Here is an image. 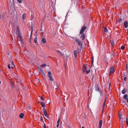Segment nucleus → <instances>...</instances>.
<instances>
[{
    "mask_svg": "<svg viewBox=\"0 0 128 128\" xmlns=\"http://www.w3.org/2000/svg\"><path fill=\"white\" fill-rule=\"evenodd\" d=\"M76 41L77 43L80 46V48H82V42L80 40L77 38H76L75 40Z\"/></svg>",
    "mask_w": 128,
    "mask_h": 128,
    "instance_id": "nucleus-1",
    "label": "nucleus"
},
{
    "mask_svg": "<svg viewBox=\"0 0 128 128\" xmlns=\"http://www.w3.org/2000/svg\"><path fill=\"white\" fill-rule=\"evenodd\" d=\"M95 90L97 91H98L100 92V96H101L102 94V91L100 89V88L98 86H96L95 87Z\"/></svg>",
    "mask_w": 128,
    "mask_h": 128,
    "instance_id": "nucleus-2",
    "label": "nucleus"
},
{
    "mask_svg": "<svg viewBox=\"0 0 128 128\" xmlns=\"http://www.w3.org/2000/svg\"><path fill=\"white\" fill-rule=\"evenodd\" d=\"M114 67L112 66V67L110 68V73L109 74V75H111L112 73L114 72Z\"/></svg>",
    "mask_w": 128,
    "mask_h": 128,
    "instance_id": "nucleus-3",
    "label": "nucleus"
},
{
    "mask_svg": "<svg viewBox=\"0 0 128 128\" xmlns=\"http://www.w3.org/2000/svg\"><path fill=\"white\" fill-rule=\"evenodd\" d=\"M86 28V26H84L82 27L80 31V34H82Z\"/></svg>",
    "mask_w": 128,
    "mask_h": 128,
    "instance_id": "nucleus-4",
    "label": "nucleus"
},
{
    "mask_svg": "<svg viewBox=\"0 0 128 128\" xmlns=\"http://www.w3.org/2000/svg\"><path fill=\"white\" fill-rule=\"evenodd\" d=\"M38 71L40 73L42 72V74L44 76H45V74L44 72L43 69H41L39 68L38 70Z\"/></svg>",
    "mask_w": 128,
    "mask_h": 128,
    "instance_id": "nucleus-5",
    "label": "nucleus"
},
{
    "mask_svg": "<svg viewBox=\"0 0 128 128\" xmlns=\"http://www.w3.org/2000/svg\"><path fill=\"white\" fill-rule=\"evenodd\" d=\"M82 34L80 36V38L82 40H84L85 38V35L84 34Z\"/></svg>",
    "mask_w": 128,
    "mask_h": 128,
    "instance_id": "nucleus-6",
    "label": "nucleus"
},
{
    "mask_svg": "<svg viewBox=\"0 0 128 128\" xmlns=\"http://www.w3.org/2000/svg\"><path fill=\"white\" fill-rule=\"evenodd\" d=\"M86 66L85 65H84L82 67V70L83 72H86Z\"/></svg>",
    "mask_w": 128,
    "mask_h": 128,
    "instance_id": "nucleus-7",
    "label": "nucleus"
},
{
    "mask_svg": "<svg viewBox=\"0 0 128 128\" xmlns=\"http://www.w3.org/2000/svg\"><path fill=\"white\" fill-rule=\"evenodd\" d=\"M40 104L42 107L43 108H44L46 106V105L43 102H40Z\"/></svg>",
    "mask_w": 128,
    "mask_h": 128,
    "instance_id": "nucleus-8",
    "label": "nucleus"
},
{
    "mask_svg": "<svg viewBox=\"0 0 128 128\" xmlns=\"http://www.w3.org/2000/svg\"><path fill=\"white\" fill-rule=\"evenodd\" d=\"M107 28L106 27L104 29L103 32L104 33V34L106 33L107 32Z\"/></svg>",
    "mask_w": 128,
    "mask_h": 128,
    "instance_id": "nucleus-9",
    "label": "nucleus"
},
{
    "mask_svg": "<svg viewBox=\"0 0 128 128\" xmlns=\"http://www.w3.org/2000/svg\"><path fill=\"white\" fill-rule=\"evenodd\" d=\"M124 27L126 28L128 25V23L127 22H124Z\"/></svg>",
    "mask_w": 128,
    "mask_h": 128,
    "instance_id": "nucleus-10",
    "label": "nucleus"
},
{
    "mask_svg": "<svg viewBox=\"0 0 128 128\" xmlns=\"http://www.w3.org/2000/svg\"><path fill=\"white\" fill-rule=\"evenodd\" d=\"M102 120H100V122H99V125L98 128H101V127L102 126Z\"/></svg>",
    "mask_w": 128,
    "mask_h": 128,
    "instance_id": "nucleus-11",
    "label": "nucleus"
},
{
    "mask_svg": "<svg viewBox=\"0 0 128 128\" xmlns=\"http://www.w3.org/2000/svg\"><path fill=\"white\" fill-rule=\"evenodd\" d=\"M57 53L60 56H62V53L59 50H58L57 51Z\"/></svg>",
    "mask_w": 128,
    "mask_h": 128,
    "instance_id": "nucleus-12",
    "label": "nucleus"
},
{
    "mask_svg": "<svg viewBox=\"0 0 128 128\" xmlns=\"http://www.w3.org/2000/svg\"><path fill=\"white\" fill-rule=\"evenodd\" d=\"M127 91V90L126 89V88H124L122 91V93L124 94Z\"/></svg>",
    "mask_w": 128,
    "mask_h": 128,
    "instance_id": "nucleus-13",
    "label": "nucleus"
},
{
    "mask_svg": "<svg viewBox=\"0 0 128 128\" xmlns=\"http://www.w3.org/2000/svg\"><path fill=\"white\" fill-rule=\"evenodd\" d=\"M41 41L43 43H45L46 42V39L45 38H42Z\"/></svg>",
    "mask_w": 128,
    "mask_h": 128,
    "instance_id": "nucleus-14",
    "label": "nucleus"
},
{
    "mask_svg": "<svg viewBox=\"0 0 128 128\" xmlns=\"http://www.w3.org/2000/svg\"><path fill=\"white\" fill-rule=\"evenodd\" d=\"M76 50H75L74 51V56L75 58H76L77 57V53L76 52Z\"/></svg>",
    "mask_w": 128,
    "mask_h": 128,
    "instance_id": "nucleus-15",
    "label": "nucleus"
},
{
    "mask_svg": "<svg viewBox=\"0 0 128 128\" xmlns=\"http://www.w3.org/2000/svg\"><path fill=\"white\" fill-rule=\"evenodd\" d=\"M110 42L112 45V46H113L114 45V41L112 40H110Z\"/></svg>",
    "mask_w": 128,
    "mask_h": 128,
    "instance_id": "nucleus-16",
    "label": "nucleus"
},
{
    "mask_svg": "<svg viewBox=\"0 0 128 128\" xmlns=\"http://www.w3.org/2000/svg\"><path fill=\"white\" fill-rule=\"evenodd\" d=\"M48 77H50L52 76V74L49 71L48 73Z\"/></svg>",
    "mask_w": 128,
    "mask_h": 128,
    "instance_id": "nucleus-17",
    "label": "nucleus"
},
{
    "mask_svg": "<svg viewBox=\"0 0 128 128\" xmlns=\"http://www.w3.org/2000/svg\"><path fill=\"white\" fill-rule=\"evenodd\" d=\"M124 98L127 100L128 99V95L127 94L124 95Z\"/></svg>",
    "mask_w": 128,
    "mask_h": 128,
    "instance_id": "nucleus-18",
    "label": "nucleus"
},
{
    "mask_svg": "<svg viewBox=\"0 0 128 128\" xmlns=\"http://www.w3.org/2000/svg\"><path fill=\"white\" fill-rule=\"evenodd\" d=\"M44 116L47 118H48V116L47 114V112H43Z\"/></svg>",
    "mask_w": 128,
    "mask_h": 128,
    "instance_id": "nucleus-19",
    "label": "nucleus"
},
{
    "mask_svg": "<svg viewBox=\"0 0 128 128\" xmlns=\"http://www.w3.org/2000/svg\"><path fill=\"white\" fill-rule=\"evenodd\" d=\"M24 116V114L23 113H21L20 114V115L19 117L20 118H22L23 117V116Z\"/></svg>",
    "mask_w": 128,
    "mask_h": 128,
    "instance_id": "nucleus-20",
    "label": "nucleus"
},
{
    "mask_svg": "<svg viewBox=\"0 0 128 128\" xmlns=\"http://www.w3.org/2000/svg\"><path fill=\"white\" fill-rule=\"evenodd\" d=\"M16 31L17 34L20 33V30H19V28L18 26L17 27Z\"/></svg>",
    "mask_w": 128,
    "mask_h": 128,
    "instance_id": "nucleus-21",
    "label": "nucleus"
},
{
    "mask_svg": "<svg viewBox=\"0 0 128 128\" xmlns=\"http://www.w3.org/2000/svg\"><path fill=\"white\" fill-rule=\"evenodd\" d=\"M33 26L32 25V24H31V26H30V28L32 29V31H31V35H30L31 36H32V30H33V29H32Z\"/></svg>",
    "mask_w": 128,
    "mask_h": 128,
    "instance_id": "nucleus-22",
    "label": "nucleus"
},
{
    "mask_svg": "<svg viewBox=\"0 0 128 128\" xmlns=\"http://www.w3.org/2000/svg\"><path fill=\"white\" fill-rule=\"evenodd\" d=\"M37 36H36L34 38V42L35 43L37 42Z\"/></svg>",
    "mask_w": 128,
    "mask_h": 128,
    "instance_id": "nucleus-23",
    "label": "nucleus"
},
{
    "mask_svg": "<svg viewBox=\"0 0 128 128\" xmlns=\"http://www.w3.org/2000/svg\"><path fill=\"white\" fill-rule=\"evenodd\" d=\"M26 14L25 13L24 14L22 15V19H24L26 18Z\"/></svg>",
    "mask_w": 128,
    "mask_h": 128,
    "instance_id": "nucleus-24",
    "label": "nucleus"
},
{
    "mask_svg": "<svg viewBox=\"0 0 128 128\" xmlns=\"http://www.w3.org/2000/svg\"><path fill=\"white\" fill-rule=\"evenodd\" d=\"M46 64H42V65H40V66H41L42 67H44L46 66Z\"/></svg>",
    "mask_w": 128,
    "mask_h": 128,
    "instance_id": "nucleus-25",
    "label": "nucleus"
},
{
    "mask_svg": "<svg viewBox=\"0 0 128 128\" xmlns=\"http://www.w3.org/2000/svg\"><path fill=\"white\" fill-rule=\"evenodd\" d=\"M49 79L50 80L52 81H54V79L52 78V76H51L50 77H49Z\"/></svg>",
    "mask_w": 128,
    "mask_h": 128,
    "instance_id": "nucleus-26",
    "label": "nucleus"
},
{
    "mask_svg": "<svg viewBox=\"0 0 128 128\" xmlns=\"http://www.w3.org/2000/svg\"><path fill=\"white\" fill-rule=\"evenodd\" d=\"M105 104V101H104V103H103V106H102V109H103V110H104V108Z\"/></svg>",
    "mask_w": 128,
    "mask_h": 128,
    "instance_id": "nucleus-27",
    "label": "nucleus"
},
{
    "mask_svg": "<svg viewBox=\"0 0 128 128\" xmlns=\"http://www.w3.org/2000/svg\"><path fill=\"white\" fill-rule=\"evenodd\" d=\"M122 21V19L121 18H120L118 20V22L119 23H120Z\"/></svg>",
    "mask_w": 128,
    "mask_h": 128,
    "instance_id": "nucleus-28",
    "label": "nucleus"
},
{
    "mask_svg": "<svg viewBox=\"0 0 128 128\" xmlns=\"http://www.w3.org/2000/svg\"><path fill=\"white\" fill-rule=\"evenodd\" d=\"M19 38L20 41V42H21L22 41V37H20V38Z\"/></svg>",
    "mask_w": 128,
    "mask_h": 128,
    "instance_id": "nucleus-29",
    "label": "nucleus"
},
{
    "mask_svg": "<svg viewBox=\"0 0 128 128\" xmlns=\"http://www.w3.org/2000/svg\"><path fill=\"white\" fill-rule=\"evenodd\" d=\"M42 110L43 112H46V110L44 108H43Z\"/></svg>",
    "mask_w": 128,
    "mask_h": 128,
    "instance_id": "nucleus-30",
    "label": "nucleus"
},
{
    "mask_svg": "<svg viewBox=\"0 0 128 128\" xmlns=\"http://www.w3.org/2000/svg\"><path fill=\"white\" fill-rule=\"evenodd\" d=\"M93 62H94V60H93V59H92V63H91V67H92V64H93Z\"/></svg>",
    "mask_w": 128,
    "mask_h": 128,
    "instance_id": "nucleus-31",
    "label": "nucleus"
},
{
    "mask_svg": "<svg viewBox=\"0 0 128 128\" xmlns=\"http://www.w3.org/2000/svg\"><path fill=\"white\" fill-rule=\"evenodd\" d=\"M40 120L41 121H42L43 122H44V121H43V119H42V116H40Z\"/></svg>",
    "mask_w": 128,
    "mask_h": 128,
    "instance_id": "nucleus-32",
    "label": "nucleus"
},
{
    "mask_svg": "<svg viewBox=\"0 0 128 128\" xmlns=\"http://www.w3.org/2000/svg\"><path fill=\"white\" fill-rule=\"evenodd\" d=\"M124 47L123 46H121V49L122 50H123L124 49Z\"/></svg>",
    "mask_w": 128,
    "mask_h": 128,
    "instance_id": "nucleus-33",
    "label": "nucleus"
},
{
    "mask_svg": "<svg viewBox=\"0 0 128 128\" xmlns=\"http://www.w3.org/2000/svg\"><path fill=\"white\" fill-rule=\"evenodd\" d=\"M60 121V118H59L57 121V124H59V122Z\"/></svg>",
    "mask_w": 128,
    "mask_h": 128,
    "instance_id": "nucleus-34",
    "label": "nucleus"
},
{
    "mask_svg": "<svg viewBox=\"0 0 128 128\" xmlns=\"http://www.w3.org/2000/svg\"><path fill=\"white\" fill-rule=\"evenodd\" d=\"M86 72L87 73H88L90 72V70H86Z\"/></svg>",
    "mask_w": 128,
    "mask_h": 128,
    "instance_id": "nucleus-35",
    "label": "nucleus"
},
{
    "mask_svg": "<svg viewBox=\"0 0 128 128\" xmlns=\"http://www.w3.org/2000/svg\"><path fill=\"white\" fill-rule=\"evenodd\" d=\"M18 34V37H19V38H20V37H22V36H21V35H20V33H19V34Z\"/></svg>",
    "mask_w": 128,
    "mask_h": 128,
    "instance_id": "nucleus-36",
    "label": "nucleus"
},
{
    "mask_svg": "<svg viewBox=\"0 0 128 128\" xmlns=\"http://www.w3.org/2000/svg\"><path fill=\"white\" fill-rule=\"evenodd\" d=\"M124 77V80L125 81H126V76Z\"/></svg>",
    "mask_w": 128,
    "mask_h": 128,
    "instance_id": "nucleus-37",
    "label": "nucleus"
},
{
    "mask_svg": "<svg viewBox=\"0 0 128 128\" xmlns=\"http://www.w3.org/2000/svg\"><path fill=\"white\" fill-rule=\"evenodd\" d=\"M17 1L19 3H21L22 2V0H17Z\"/></svg>",
    "mask_w": 128,
    "mask_h": 128,
    "instance_id": "nucleus-38",
    "label": "nucleus"
},
{
    "mask_svg": "<svg viewBox=\"0 0 128 128\" xmlns=\"http://www.w3.org/2000/svg\"><path fill=\"white\" fill-rule=\"evenodd\" d=\"M8 68H9V69L10 68V64H8Z\"/></svg>",
    "mask_w": 128,
    "mask_h": 128,
    "instance_id": "nucleus-39",
    "label": "nucleus"
},
{
    "mask_svg": "<svg viewBox=\"0 0 128 128\" xmlns=\"http://www.w3.org/2000/svg\"><path fill=\"white\" fill-rule=\"evenodd\" d=\"M121 114L122 113L121 112H118V115L120 116V115H121Z\"/></svg>",
    "mask_w": 128,
    "mask_h": 128,
    "instance_id": "nucleus-40",
    "label": "nucleus"
},
{
    "mask_svg": "<svg viewBox=\"0 0 128 128\" xmlns=\"http://www.w3.org/2000/svg\"><path fill=\"white\" fill-rule=\"evenodd\" d=\"M40 99L41 100H44V98L42 96H41V97H40Z\"/></svg>",
    "mask_w": 128,
    "mask_h": 128,
    "instance_id": "nucleus-41",
    "label": "nucleus"
},
{
    "mask_svg": "<svg viewBox=\"0 0 128 128\" xmlns=\"http://www.w3.org/2000/svg\"><path fill=\"white\" fill-rule=\"evenodd\" d=\"M44 128H46V125L45 124H44Z\"/></svg>",
    "mask_w": 128,
    "mask_h": 128,
    "instance_id": "nucleus-42",
    "label": "nucleus"
},
{
    "mask_svg": "<svg viewBox=\"0 0 128 128\" xmlns=\"http://www.w3.org/2000/svg\"><path fill=\"white\" fill-rule=\"evenodd\" d=\"M126 123L127 124V126H128V121L127 120V118H126Z\"/></svg>",
    "mask_w": 128,
    "mask_h": 128,
    "instance_id": "nucleus-43",
    "label": "nucleus"
},
{
    "mask_svg": "<svg viewBox=\"0 0 128 128\" xmlns=\"http://www.w3.org/2000/svg\"><path fill=\"white\" fill-rule=\"evenodd\" d=\"M119 116V118L120 119L121 118V117H122V116L121 115H120V116Z\"/></svg>",
    "mask_w": 128,
    "mask_h": 128,
    "instance_id": "nucleus-44",
    "label": "nucleus"
},
{
    "mask_svg": "<svg viewBox=\"0 0 128 128\" xmlns=\"http://www.w3.org/2000/svg\"><path fill=\"white\" fill-rule=\"evenodd\" d=\"M11 63L12 64H13L14 66V62H13V61H12V62H11Z\"/></svg>",
    "mask_w": 128,
    "mask_h": 128,
    "instance_id": "nucleus-45",
    "label": "nucleus"
},
{
    "mask_svg": "<svg viewBox=\"0 0 128 128\" xmlns=\"http://www.w3.org/2000/svg\"><path fill=\"white\" fill-rule=\"evenodd\" d=\"M31 36H30V40H29V42H30V41H31Z\"/></svg>",
    "mask_w": 128,
    "mask_h": 128,
    "instance_id": "nucleus-46",
    "label": "nucleus"
},
{
    "mask_svg": "<svg viewBox=\"0 0 128 128\" xmlns=\"http://www.w3.org/2000/svg\"><path fill=\"white\" fill-rule=\"evenodd\" d=\"M42 23L41 22V29H42Z\"/></svg>",
    "mask_w": 128,
    "mask_h": 128,
    "instance_id": "nucleus-47",
    "label": "nucleus"
},
{
    "mask_svg": "<svg viewBox=\"0 0 128 128\" xmlns=\"http://www.w3.org/2000/svg\"><path fill=\"white\" fill-rule=\"evenodd\" d=\"M125 73H124L123 77H125Z\"/></svg>",
    "mask_w": 128,
    "mask_h": 128,
    "instance_id": "nucleus-48",
    "label": "nucleus"
},
{
    "mask_svg": "<svg viewBox=\"0 0 128 128\" xmlns=\"http://www.w3.org/2000/svg\"><path fill=\"white\" fill-rule=\"evenodd\" d=\"M11 86L12 87H13V86H14V85L13 84H12L11 85Z\"/></svg>",
    "mask_w": 128,
    "mask_h": 128,
    "instance_id": "nucleus-49",
    "label": "nucleus"
},
{
    "mask_svg": "<svg viewBox=\"0 0 128 128\" xmlns=\"http://www.w3.org/2000/svg\"><path fill=\"white\" fill-rule=\"evenodd\" d=\"M59 124H57V125H56V126L58 127V126H59Z\"/></svg>",
    "mask_w": 128,
    "mask_h": 128,
    "instance_id": "nucleus-50",
    "label": "nucleus"
},
{
    "mask_svg": "<svg viewBox=\"0 0 128 128\" xmlns=\"http://www.w3.org/2000/svg\"><path fill=\"white\" fill-rule=\"evenodd\" d=\"M126 102L128 103V99L126 101Z\"/></svg>",
    "mask_w": 128,
    "mask_h": 128,
    "instance_id": "nucleus-51",
    "label": "nucleus"
},
{
    "mask_svg": "<svg viewBox=\"0 0 128 128\" xmlns=\"http://www.w3.org/2000/svg\"><path fill=\"white\" fill-rule=\"evenodd\" d=\"M125 104L126 105H127V104H126V103L125 102Z\"/></svg>",
    "mask_w": 128,
    "mask_h": 128,
    "instance_id": "nucleus-52",
    "label": "nucleus"
},
{
    "mask_svg": "<svg viewBox=\"0 0 128 128\" xmlns=\"http://www.w3.org/2000/svg\"><path fill=\"white\" fill-rule=\"evenodd\" d=\"M127 64H126V69H127Z\"/></svg>",
    "mask_w": 128,
    "mask_h": 128,
    "instance_id": "nucleus-53",
    "label": "nucleus"
},
{
    "mask_svg": "<svg viewBox=\"0 0 128 128\" xmlns=\"http://www.w3.org/2000/svg\"><path fill=\"white\" fill-rule=\"evenodd\" d=\"M122 101L123 102H124V103H125V102L124 101Z\"/></svg>",
    "mask_w": 128,
    "mask_h": 128,
    "instance_id": "nucleus-54",
    "label": "nucleus"
},
{
    "mask_svg": "<svg viewBox=\"0 0 128 128\" xmlns=\"http://www.w3.org/2000/svg\"><path fill=\"white\" fill-rule=\"evenodd\" d=\"M92 59H93V60H94V58H93V57H92Z\"/></svg>",
    "mask_w": 128,
    "mask_h": 128,
    "instance_id": "nucleus-55",
    "label": "nucleus"
},
{
    "mask_svg": "<svg viewBox=\"0 0 128 128\" xmlns=\"http://www.w3.org/2000/svg\"><path fill=\"white\" fill-rule=\"evenodd\" d=\"M106 98H105L104 101H105V102H106Z\"/></svg>",
    "mask_w": 128,
    "mask_h": 128,
    "instance_id": "nucleus-56",
    "label": "nucleus"
},
{
    "mask_svg": "<svg viewBox=\"0 0 128 128\" xmlns=\"http://www.w3.org/2000/svg\"><path fill=\"white\" fill-rule=\"evenodd\" d=\"M41 33L42 34H43V33L42 32H41Z\"/></svg>",
    "mask_w": 128,
    "mask_h": 128,
    "instance_id": "nucleus-57",
    "label": "nucleus"
},
{
    "mask_svg": "<svg viewBox=\"0 0 128 128\" xmlns=\"http://www.w3.org/2000/svg\"><path fill=\"white\" fill-rule=\"evenodd\" d=\"M82 128H84V127H83V126H82Z\"/></svg>",
    "mask_w": 128,
    "mask_h": 128,
    "instance_id": "nucleus-58",
    "label": "nucleus"
},
{
    "mask_svg": "<svg viewBox=\"0 0 128 128\" xmlns=\"http://www.w3.org/2000/svg\"><path fill=\"white\" fill-rule=\"evenodd\" d=\"M66 126H68V125H67V124H66Z\"/></svg>",
    "mask_w": 128,
    "mask_h": 128,
    "instance_id": "nucleus-59",
    "label": "nucleus"
},
{
    "mask_svg": "<svg viewBox=\"0 0 128 128\" xmlns=\"http://www.w3.org/2000/svg\"><path fill=\"white\" fill-rule=\"evenodd\" d=\"M40 30L41 31H42V29L41 28V30Z\"/></svg>",
    "mask_w": 128,
    "mask_h": 128,
    "instance_id": "nucleus-60",
    "label": "nucleus"
},
{
    "mask_svg": "<svg viewBox=\"0 0 128 128\" xmlns=\"http://www.w3.org/2000/svg\"><path fill=\"white\" fill-rule=\"evenodd\" d=\"M1 82H0V84L1 83Z\"/></svg>",
    "mask_w": 128,
    "mask_h": 128,
    "instance_id": "nucleus-61",
    "label": "nucleus"
},
{
    "mask_svg": "<svg viewBox=\"0 0 128 128\" xmlns=\"http://www.w3.org/2000/svg\"><path fill=\"white\" fill-rule=\"evenodd\" d=\"M13 68V67H11L12 68Z\"/></svg>",
    "mask_w": 128,
    "mask_h": 128,
    "instance_id": "nucleus-62",
    "label": "nucleus"
},
{
    "mask_svg": "<svg viewBox=\"0 0 128 128\" xmlns=\"http://www.w3.org/2000/svg\"><path fill=\"white\" fill-rule=\"evenodd\" d=\"M110 83L109 84V85H110Z\"/></svg>",
    "mask_w": 128,
    "mask_h": 128,
    "instance_id": "nucleus-63",
    "label": "nucleus"
}]
</instances>
